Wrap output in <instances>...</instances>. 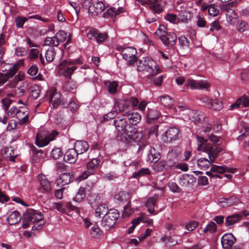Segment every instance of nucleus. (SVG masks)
Listing matches in <instances>:
<instances>
[{
	"label": "nucleus",
	"instance_id": "a878e982",
	"mask_svg": "<svg viewBox=\"0 0 249 249\" xmlns=\"http://www.w3.org/2000/svg\"><path fill=\"white\" fill-rule=\"evenodd\" d=\"M78 155L74 148H70L65 153L64 160L66 162L73 164L76 161Z\"/></svg>",
	"mask_w": 249,
	"mask_h": 249
},
{
	"label": "nucleus",
	"instance_id": "6ab92c4d",
	"mask_svg": "<svg viewBox=\"0 0 249 249\" xmlns=\"http://www.w3.org/2000/svg\"><path fill=\"white\" fill-rule=\"evenodd\" d=\"M114 109H117L118 112H122L124 114H127L130 112L131 109L129 102L126 99H120L115 101Z\"/></svg>",
	"mask_w": 249,
	"mask_h": 249
},
{
	"label": "nucleus",
	"instance_id": "ea45409f",
	"mask_svg": "<svg viewBox=\"0 0 249 249\" xmlns=\"http://www.w3.org/2000/svg\"><path fill=\"white\" fill-rule=\"evenodd\" d=\"M33 152L32 160L34 162L37 163L43 158L44 152L42 150H38L35 146L32 148Z\"/></svg>",
	"mask_w": 249,
	"mask_h": 249
},
{
	"label": "nucleus",
	"instance_id": "cd10ccee",
	"mask_svg": "<svg viewBox=\"0 0 249 249\" xmlns=\"http://www.w3.org/2000/svg\"><path fill=\"white\" fill-rule=\"evenodd\" d=\"M105 4L102 1H98L93 4L89 8V13L92 16H96L105 9Z\"/></svg>",
	"mask_w": 249,
	"mask_h": 249
},
{
	"label": "nucleus",
	"instance_id": "79ce46f5",
	"mask_svg": "<svg viewBox=\"0 0 249 249\" xmlns=\"http://www.w3.org/2000/svg\"><path fill=\"white\" fill-rule=\"evenodd\" d=\"M213 162L214 161H211L210 159L205 158H201L197 161L198 166L201 169L208 168Z\"/></svg>",
	"mask_w": 249,
	"mask_h": 249
},
{
	"label": "nucleus",
	"instance_id": "f704fd0d",
	"mask_svg": "<svg viewBox=\"0 0 249 249\" xmlns=\"http://www.w3.org/2000/svg\"><path fill=\"white\" fill-rule=\"evenodd\" d=\"M239 199L235 196H231L229 197L223 198L220 201L222 207H228L231 205H237L239 203Z\"/></svg>",
	"mask_w": 249,
	"mask_h": 249
},
{
	"label": "nucleus",
	"instance_id": "c756f323",
	"mask_svg": "<svg viewBox=\"0 0 249 249\" xmlns=\"http://www.w3.org/2000/svg\"><path fill=\"white\" fill-rule=\"evenodd\" d=\"M194 181L195 178L193 175L184 174L179 177L178 183L182 187H187Z\"/></svg>",
	"mask_w": 249,
	"mask_h": 249
},
{
	"label": "nucleus",
	"instance_id": "ddd939ff",
	"mask_svg": "<svg viewBox=\"0 0 249 249\" xmlns=\"http://www.w3.org/2000/svg\"><path fill=\"white\" fill-rule=\"evenodd\" d=\"M87 37L90 40H95L98 44H101L106 41L108 38V35L106 33H101L95 28L90 29L87 33Z\"/></svg>",
	"mask_w": 249,
	"mask_h": 249
},
{
	"label": "nucleus",
	"instance_id": "e2e57ef3",
	"mask_svg": "<svg viewBox=\"0 0 249 249\" xmlns=\"http://www.w3.org/2000/svg\"><path fill=\"white\" fill-rule=\"evenodd\" d=\"M249 28L248 23L243 20L240 21L237 25V30L241 33L247 31Z\"/></svg>",
	"mask_w": 249,
	"mask_h": 249
},
{
	"label": "nucleus",
	"instance_id": "f3484780",
	"mask_svg": "<svg viewBox=\"0 0 249 249\" xmlns=\"http://www.w3.org/2000/svg\"><path fill=\"white\" fill-rule=\"evenodd\" d=\"M137 53V51L135 48L132 47H128L125 48L122 51V55L123 58L129 64H132L137 60L136 56Z\"/></svg>",
	"mask_w": 249,
	"mask_h": 249
},
{
	"label": "nucleus",
	"instance_id": "f8f14e48",
	"mask_svg": "<svg viewBox=\"0 0 249 249\" xmlns=\"http://www.w3.org/2000/svg\"><path fill=\"white\" fill-rule=\"evenodd\" d=\"M125 135L127 137H124V140L122 138H121L120 140L127 143L131 142L133 141L139 142L141 141L143 136L142 133L137 131L134 126H132V128L127 131Z\"/></svg>",
	"mask_w": 249,
	"mask_h": 249
},
{
	"label": "nucleus",
	"instance_id": "69168bd1",
	"mask_svg": "<svg viewBox=\"0 0 249 249\" xmlns=\"http://www.w3.org/2000/svg\"><path fill=\"white\" fill-rule=\"evenodd\" d=\"M24 77V73L22 71H19L18 74L14 77L13 81L12 82V86H15L19 81L23 80Z\"/></svg>",
	"mask_w": 249,
	"mask_h": 249
},
{
	"label": "nucleus",
	"instance_id": "b1692460",
	"mask_svg": "<svg viewBox=\"0 0 249 249\" xmlns=\"http://www.w3.org/2000/svg\"><path fill=\"white\" fill-rule=\"evenodd\" d=\"M29 116V113L27 107H19L16 117L18 120L19 124H23L28 122Z\"/></svg>",
	"mask_w": 249,
	"mask_h": 249
},
{
	"label": "nucleus",
	"instance_id": "774afa93",
	"mask_svg": "<svg viewBox=\"0 0 249 249\" xmlns=\"http://www.w3.org/2000/svg\"><path fill=\"white\" fill-rule=\"evenodd\" d=\"M128 197L127 194L124 192H119L115 196V198L121 202H124L126 200Z\"/></svg>",
	"mask_w": 249,
	"mask_h": 249
},
{
	"label": "nucleus",
	"instance_id": "423d86ee",
	"mask_svg": "<svg viewBox=\"0 0 249 249\" xmlns=\"http://www.w3.org/2000/svg\"><path fill=\"white\" fill-rule=\"evenodd\" d=\"M113 123L115 128L118 132L116 135L118 140H120L119 138L120 135H125L127 131L132 128V125L127 123V118L124 115L123 117L118 116L114 119Z\"/></svg>",
	"mask_w": 249,
	"mask_h": 249
},
{
	"label": "nucleus",
	"instance_id": "aec40b11",
	"mask_svg": "<svg viewBox=\"0 0 249 249\" xmlns=\"http://www.w3.org/2000/svg\"><path fill=\"white\" fill-rule=\"evenodd\" d=\"M149 8L156 14H160L162 11L165 2L164 0H147Z\"/></svg>",
	"mask_w": 249,
	"mask_h": 249
},
{
	"label": "nucleus",
	"instance_id": "37998d69",
	"mask_svg": "<svg viewBox=\"0 0 249 249\" xmlns=\"http://www.w3.org/2000/svg\"><path fill=\"white\" fill-rule=\"evenodd\" d=\"M178 19L183 22H188L191 19L192 15L190 11L187 10L181 11L179 12Z\"/></svg>",
	"mask_w": 249,
	"mask_h": 249
},
{
	"label": "nucleus",
	"instance_id": "09e8293b",
	"mask_svg": "<svg viewBox=\"0 0 249 249\" xmlns=\"http://www.w3.org/2000/svg\"><path fill=\"white\" fill-rule=\"evenodd\" d=\"M237 14L232 9H229L227 11L226 18L229 24H233L236 18Z\"/></svg>",
	"mask_w": 249,
	"mask_h": 249
},
{
	"label": "nucleus",
	"instance_id": "5701e85b",
	"mask_svg": "<svg viewBox=\"0 0 249 249\" xmlns=\"http://www.w3.org/2000/svg\"><path fill=\"white\" fill-rule=\"evenodd\" d=\"M211 170L213 172H215V173L213 174V178H222V176L218 175L217 173L222 174L226 172L232 173L235 172L234 169H231L226 166H218L216 165H213L211 166Z\"/></svg>",
	"mask_w": 249,
	"mask_h": 249
},
{
	"label": "nucleus",
	"instance_id": "864d4df0",
	"mask_svg": "<svg viewBox=\"0 0 249 249\" xmlns=\"http://www.w3.org/2000/svg\"><path fill=\"white\" fill-rule=\"evenodd\" d=\"M63 153L61 149L59 147H54L51 151V157L54 160H57L61 157Z\"/></svg>",
	"mask_w": 249,
	"mask_h": 249
},
{
	"label": "nucleus",
	"instance_id": "7c9ffc66",
	"mask_svg": "<svg viewBox=\"0 0 249 249\" xmlns=\"http://www.w3.org/2000/svg\"><path fill=\"white\" fill-rule=\"evenodd\" d=\"M124 115L132 126L136 125L141 120V115L137 112L131 113L130 111L127 114H124Z\"/></svg>",
	"mask_w": 249,
	"mask_h": 249
},
{
	"label": "nucleus",
	"instance_id": "4468645a",
	"mask_svg": "<svg viewBox=\"0 0 249 249\" xmlns=\"http://www.w3.org/2000/svg\"><path fill=\"white\" fill-rule=\"evenodd\" d=\"M18 66L17 64L5 63L2 62L0 64V71L7 78L12 77L17 72Z\"/></svg>",
	"mask_w": 249,
	"mask_h": 249
},
{
	"label": "nucleus",
	"instance_id": "39448f33",
	"mask_svg": "<svg viewBox=\"0 0 249 249\" xmlns=\"http://www.w3.org/2000/svg\"><path fill=\"white\" fill-rule=\"evenodd\" d=\"M119 217V213L116 209H110L103 216L101 225L106 230H109L116 223Z\"/></svg>",
	"mask_w": 249,
	"mask_h": 249
},
{
	"label": "nucleus",
	"instance_id": "bf43d9fd",
	"mask_svg": "<svg viewBox=\"0 0 249 249\" xmlns=\"http://www.w3.org/2000/svg\"><path fill=\"white\" fill-rule=\"evenodd\" d=\"M55 36L59 43L64 42L66 40L68 36L67 33L62 30L57 32Z\"/></svg>",
	"mask_w": 249,
	"mask_h": 249
},
{
	"label": "nucleus",
	"instance_id": "58836bf2",
	"mask_svg": "<svg viewBox=\"0 0 249 249\" xmlns=\"http://www.w3.org/2000/svg\"><path fill=\"white\" fill-rule=\"evenodd\" d=\"M105 84L107 86V91L109 94L112 95L117 92L119 86L118 82L107 81L105 82Z\"/></svg>",
	"mask_w": 249,
	"mask_h": 249
},
{
	"label": "nucleus",
	"instance_id": "f257e3e1",
	"mask_svg": "<svg viewBox=\"0 0 249 249\" xmlns=\"http://www.w3.org/2000/svg\"><path fill=\"white\" fill-rule=\"evenodd\" d=\"M84 60L81 57L72 59L64 60L59 64V67L62 74L66 78L71 79L72 74L76 70L78 65H82Z\"/></svg>",
	"mask_w": 249,
	"mask_h": 249
},
{
	"label": "nucleus",
	"instance_id": "c9c22d12",
	"mask_svg": "<svg viewBox=\"0 0 249 249\" xmlns=\"http://www.w3.org/2000/svg\"><path fill=\"white\" fill-rule=\"evenodd\" d=\"M19 213L17 211H13L7 218V221L11 225L18 224L21 220Z\"/></svg>",
	"mask_w": 249,
	"mask_h": 249
},
{
	"label": "nucleus",
	"instance_id": "0e129e2a",
	"mask_svg": "<svg viewBox=\"0 0 249 249\" xmlns=\"http://www.w3.org/2000/svg\"><path fill=\"white\" fill-rule=\"evenodd\" d=\"M114 110L110 111L107 114H105L103 117V120L105 122H107L110 119H114L118 113L117 109H114Z\"/></svg>",
	"mask_w": 249,
	"mask_h": 249
},
{
	"label": "nucleus",
	"instance_id": "0eeeda50",
	"mask_svg": "<svg viewBox=\"0 0 249 249\" xmlns=\"http://www.w3.org/2000/svg\"><path fill=\"white\" fill-rule=\"evenodd\" d=\"M181 158V150L178 146H175L170 149L167 155L166 164L170 168L173 167Z\"/></svg>",
	"mask_w": 249,
	"mask_h": 249
},
{
	"label": "nucleus",
	"instance_id": "c03bdc74",
	"mask_svg": "<svg viewBox=\"0 0 249 249\" xmlns=\"http://www.w3.org/2000/svg\"><path fill=\"white\" fill-rule=\"evenodd\" d=\"M56 55V51L53 47H49L45 53L46 61L48 63L53 62Z\"/></svg>",
	"mask_w": 249,
	"mask_h": 249
},
{
	"label": "nucleus",
	"instance_id": "8fccbe9b",
	"mask_svg": "<svg viewBox=\"0 0 249 249\" xmlns=\"http://www.w3.org/2000/svg\"><path fill=\"white\" fill-rule=\"evenodd\" d=\"M86 196V190L84 187H80L78 189L75 196L73 198L74 201L81 202Z\"/></svg>",
	"mask_w": 249,
	"mask_h": 249
},
{
	"label": "nucleus",
	"instance_id": "49530a36",
	"mask_svg": "<svg viewBox=\"0 0 249 249\" xmlns=\"http://www.w3.org/2000/svg\"><path fill=\"white\" fill-rule=\"evenodd\" d=\"M89 233L92 238H98L103 234V231L98 225H94L90 229Z\"/></svg>",
	"mask_w": 249,
	"mask_h": 249
},
{
	"label": "nucleus",
	"instance_id": "5fc2aeb1",
	"mask_svg": "<svg viewBox=\"0 0 249 249\" xmlns=\"http://www.w3.org/2000/svg\"><path fill=\"white\" fill-rule=\"evenodd\" d=\"M160 103L163 106L170 108L172 106L173 101L170 96L166 95L160 97Z\"/></svg>",
	"mask_w": 249,
	"mask_h": 249
},
{
	"label": "nucleus",
	"instance_id": "6e6552de",
	"mask_svg": "<svg viewBox=\"0 0 249 249\" xmlns=\"http://www.w3.org/2000/svg\"><path fill=\"white\" fill-rule=\"evenodd\" d=\"M100 163L98 158H93L87 163V170L84 171L79 176L80 180L87 179L90 175H94L96 172Z\"/></svg>",
	"mask_w": 249,
	"mask_h": 249
},
{
	"label": "nucleus",
	"instance_id": "473e14b6",
	"mask_svg": "<svg viewBox=\"0 0 249 249\" xmlns=\"http://www.w3.org/2000/svg\"><path fill=\"white\" fill-rule=\"evenodd\" d=\"M160 158V155L159 151L154 147H151L149 154L147 155V161L149 162H157Z\"/></svg>",
	"mask_w": 249,
	"mask_h": 249
},
{
	"label": "nucleus",
	"instance_id": "052dcab7",
	"mask_svg": "<svg viewBox=\"0 0 249 249\" xmlns=\"http://www.w3.org/2000/svg\"><path fill=\"white\" fill-rule=\"evenodd\" d=\"M179 45L183 49L189 47L190 41L184 36H181L178 38Z\"/></svg>",
	"mask_w": 249,
	"mask_h": 249
},
{
	"label": "nucleus",
	"instance_id": "13d9d810",
	"mask_svg": "<svg viewBox=\"0 0 249 249\" xmlns=\"http://www.w3.org/2000/svg\"><path fill=\"white\" fill-rule=\"evenodd\" d=\"M27 20L28 18L25 17L18 16L15 20L16 27L18 28H23L24 24Z\"/></svg>",
	"mask_w": 249,
	"mask_h": 249
},
{
	"label": "nucleus",
	"instance_id": "bb28decb",
	"mask_svg": "<svg viewBox=\"0 0 249 249\" xmlns=\"http://www.w3.org/2000/svg\"><path fill=\"white\" fill-rule=\"evenodd\" d=\"M73 148L78 154H82L88 151L89 145L88 142L85 141H77L74 143Z\"/></svg>",
	"mask_w": 249,
	"mask_h": 249
},
{
	"label": "nucleus",
	"instance_id": "2f4dec72",
	"mask_svg": "<svg viewBox=\"0 0 249 249\" xmlns=\"http://www.w3.org/2000/svg\"><path fill=\"white\" fill-rule=\"evenodd\" d=\"M72 180V176L70 173H63L57 179L56 183L57 185L64 186L69 184Z\"/></svg>",
	"mask_w": 249,
	"mask_h": 249
},
{
	"label": "nucleus",
	"instance_id": "de8ad7c7",
	"mask_svg": "<svg viewBox=\"0 0 249 249\" xmlns=\"http://www.w3.org/2000/svg\"><path fill=\"white\" fill-rule=\"evenodd\" d=\"M45 45L49 46L50 47H57L60 44L55 36L53 37H47L44 41Z\"/></svg>",
	"mask_w": 249,
	"mask_h": 249
},
{
	"label": "nucleus",
	"instance_id": "412c9836",
	"mask_svg": "<svg viewBox=\"0 0 249 249\" xmlns=\"http://www.w3.org/2000/svg\"><path fill=\"white\" fill-rule=\"evenodd\" d=\"M187 115L189 119L195 124L202 123L205 118V114L200 111L188 109Z\"/></svg>",
	"mask_w": 249,
	"mask_h": 249
},
{
	"label": "nucleus",
	"instance_id": "6e6d98bb",
	"mask_svg": "<svg viewBox=\"0 0 249 249\" xmlns=\"http://www.w3.org/2000/svg\"><path fill=\"white\" fill-rule=\"evenodd\" d=\"M217 229V226L213 222H210L207 226L203 229L204 233L210 232L213 233L215 232Z\"/></svg>",
	"mask_w": 249,
	"mask_h": 249
},
{
	"label": "nucleus",
	"instance_id": "1a4fd4ad",
	"mask_svg": "<svg viewBox=\"0 0 249 249\" xmlns=\"http://www.w3.org/2000/svg\"><path fill=\"white\" fill-rule=\"evenodd\" d=\"M58 134V132L55 130H53L51 133H48L44 136L37 134L35 143L39 147H43L48 144L50 142L54 140Z\"/></svg>",
	"mask_w": 249,
	"mask_h": 249
},
{
	"label": "nucleus",
	"instance_id": "2eb2a0df",
	"mask_svg": "<svg viewBox=\"0 0 249 249\" xmlns=\"http://www.w3.org/2000/svg\"><path fill=\"white\" fill-rule=\"evenodd\" d=\"M179 130L176 127L168 128L162 135V140L166 143H170L178 139Z\"/></svg>",
	"mask_w": 249,
	"mask_h": 249
},
{
	"label": "nucleus",
	"instance_id": "7ed1b4c3",
	"mask_svg": "<svg viewBox=\"0 0 249 249\" xmlns=\"http://www.w3.org/2000/svg\"><path fill=\"white\" fill-rule=\"evenodd\" d=\"M155 33L165 46L173 47L175 44L177 38L176 35L168 32L164 25L160 24Z\"/></svg>",
	"mask_w": 249,
	"mask_h": 249
},
{
	"label": "nucleus",
	"instance_id": "9b49d317",
	"mask_svg": "<svg viewBox=\"0 0 249 249\" xmlns=\"http://www.w3.org/2000/svg\"><path fill=\"white\" fill-rule=\"evenodd\" d=\"M236 239L231 233L224 234L221 239L222 247L224 249H241L238 246H233Z\"/></svg>",
	"mask_w": 249,
	"mask_h": 249
},
{
	"label": "nucleus",
	"instance_id": "338daca9",
	"mask_svg": "<svg viewBox=\"0 0 249 249\" xmlns=\"http://www.w3.org/2000/svg\"><path fill=\"white\" fill-rule=\"evenodd\" d=\"M165 165L166 164L164 161H157V162H154L153 168L155 171L159 172L161 171Z\"/></svg>",
	"mask_w": 249,
	"mask_h": 249
},
{
	"label": "nucleus",
	"instance_id": "393cba45",
	"mask_svg": "<svg viewBox=\"0 0 249 249\" xmlns=\"http://www.w3.org/2000/svg\"><path fill=\"white\" fill-rule=\"evenodd\" d=\"M38 178L41 186L40 188V191L42 193L48 194L52 189L51 182L44 175L40 174L38 175Z\"/></svg>",
	"mask_w": 249,
	"mask_h": 249
},
{
	"label": "nucleus",
	"instance_id": "3c124183",
	"mask_svg": "<svg viewBox=\"0 0 249 249\" xmlns=\"http://www.w3.org/2000/svg\"><path fill=\"white\" fill-rule=\"evenodd\" d=\"M151 174V171L148 168H142L133 174V177L138 178L140 177L148 175Z\"/></svg>",
	"mask_w": 249,
	"mask_h": 249
},
{
	"label": "nucleus",
	"instance_id": "9d476101",
	"mask_svg": "<svg viewBox=\"0 0 249 249\" xmlns=\"http://www.w3.org/2000/svg\"><path fill=\"white\" fill-rule=\"evenodd\" d=\"M222 151V148L218 144H213L209 143L205 144V148L202 151L208 155L209 159H210L211 161H214Z\"/></svg>",
	"mask_w": 249,
	"mask_h": 249
},
{
	"label": "nucleus",
	"instance_id": "a19ab883",
	"mask_svg": "<svg viewBox=\"0 0 249 249\" xmlns=\"http://www.w3.org/2000/svg\"><path fill=\"white\" fill-rule=\"evenodd\" d=\"M196 139L197 145V150L198 151H202L205 148V144L209 143L208 139L198 135L196 136Z\"/></svg>",
	"mask_w": 249,
	"mask_h": 249
},
{
	"label": "nucleus",
	"instance_id": "a18cd8bd",
	"mask_svg": "<svg viewBox=\"0 0 249 249\" xmlns=\"http://www.w3.org/2000/svg\"><path fill=\"white\" fill-rule=\"evenodd\" d=\"M109 211L107 205L105 204H100L95 209V216L100 217L102 215H105L107 213H108Z\"/></svg>",
	"mask_w": 249,
	"mask_h": 249
},
{
	"label": "nucleus",
	"instance_id": "72a5a7b5",
	"mask_svg": "<svg viewBox=\"0 0 249 249\" xmlns=\"http://www.w3.org/2000/svg\"><path fill=\"white\" fill-rule=\"evenodd\" d=\"M160 112L156 109L148 108L146 113L147 122L151 123L153 121L158 119L160 116Z\"/></svg>",
	"mask_w": 249,
	"mask_h": 249
},
{
	"label": "nucleus",
	"instance_id": "e433bc0d",
	"mask_svg": "<svg viewBox=\"0 0 249 249\" xmlns=\"http://www.w3.org/2000/svg\"><path fill=\"white\" fill-rule=\"evenodd\" d=\"M123 8L122 7H119L116 9L115 7H110L108 9L105 13L103 14V17L104 18H108L109 17H113L116 16L119 14L122 13Z\"/></svg>",
	"mask_w": 249,
	"mask_h": 249
},
{
	"label": "nucleus",
	"instance_id": "20e7f679",
	"mask_svg": "<svg viewBox=\"0 0 249 249\" xmlns=\"http://www.w3.org/2000/svg\"><path fill=\"white\" fill-rule=\"evenodd\" d=\"M43 215L40 212L34 209H28L23 215L22 225L24 229L28 228L30 223H36L43 221Z\"/></svg>",
	"mask_w": 249,
	"mask_h": 249
},
{
	"label": "nucleus",
	"instance_id": "4d7b16f0",
	"mask_svg": "<svg viewBox=\"0 0 249 249\" xmlns=\"http://www.w3.org/2000/svg\"><path fill=\"white\" fill-rule=\"evenodd\" d=\"M223 108L222 102L218 99L212 100L210 108L214 110H220Z\"/></svg>",
	"mask_w": 249,
	"mask_h": 249
},
{
	"label": "nucleus",
	"instance_id": "dca6fc26",
	"mask_svg": "<svg viewBox=\"0 0 249 249\" xmlns=\"http://www.w3.org/2000/svg\"><path fill=\"white\" fill-rule=\"evenodd\" d=\"M185 86L190 87L192 89H205L206 90H209L210 87L209 84L206 81H197L192 79H187L185 82Z\"/></svg>",
	"mask_w": 249,
	"mask_h": 249
},
{
	"label": "nucleus",
	"instance_id": "c85d7f7f",
	"mask_svg": "<svg viewBox=\"0 0 249 249\" xmlns=\"http://www.w3.org/2000/svg\"><path fill=\"white\" fill-rule=\"evenodd\" d=\"M159 197V195L155 194L149 197L145 203V206L148 209V212L151 214H154V208L156 206V202Z\"/></svg>",
	"mask_w": 249,
	"mask_h": 249
},
{
	"label": "nucleus",
	"instance_id": "4be33fe9",
	"mask_svg": "<svg viewBox=\"0 0 249 249\" xmlns=\"http://www.w3.org/2000/svg\"><path fill=\"white\" fill-rule=\"evenodd\" d=\"M200 10L202 12L208 11L209 15L213 17H216L219 14V9L217 5L214 3L210 4L206 1H204Z\"/></svg>",
	"mask_w": 249,
	"mask_h": 249
},
{
	"label": "nucleus",
	"instance_id": "4c0bfd02",
	"mask_svg": "<svg viewBox=\"0 0 249 249\" xmlns=\"http://www.w3.org/2000/svg\"><path fill=\"white\" fill-rule=\"evenodd\" d=\"M241 219V215L239 214H232L227 216L225 220L226 227H230L239 222Z\"/></svg>",
	"mask_w": 249,
	"mask_h": 249
},
{
	"label": "nucleus",
	"instance_id": "680f3d73",
	"mask_svg": "<svg viewBox=\"0 0 249 249\" xmlns=\"http://www.w3.org/2000/svg\"><path fill=\"white\" fill-rule=\"evenodd\" d=\"M40 90L37 86L31 87L30 95L34 99H36L39 96Z\"/></svg>",
	"mask_w": 249,
	"mask_h": 249
},
{
	"label": "nucleus",
	"instance_id": "603ef678",
	"mask_svg": "<svg viewBox=\"0 0 249 249\" xmlns=\"http://www.w3.org/2000/svg\"><path fill=\"white\" fill-rule=\"evenodd\" d=\"M65 87L67 90L74 92L76 90L78 84L76 81L71 79L66 83Z\"/></svg>",
	"mask_w": 249,
	"mask_h": 249
},
{
	"label": "nucleus",
	"instance_id": "f03ea898",
	"mask_svg": "<svg viewBox=\"0 0 249 249\" xmlns=\"http://www.w3.org/2000/svg\"><path fill=\"white\" fill-rule=\"evenodd\" d=\"M137 70L139 71H146L149 76H154L161 72L158 67L157 63L149 57H144L138 60L137 64Z\"/></svg>",
	"mask_w": 249,
	"mask_h": 249
},
{
	"label": "nucleus",
	"instance_id": "a211bd4d",
	"mask_svg": "<svg viewBox=\"0 0 249 249\" xmlns=\"http://www.w3.org/2000/svg\"><path fill=\"white\" fill-rule=\"evenodd\" d=\"M50 102L53 104V108H56L62 102L61 94L56 91L54 88H51L47 92Z\"/></svg>",
	"mask_w": 249,
	"mask_h": 249
}]
</instances>
